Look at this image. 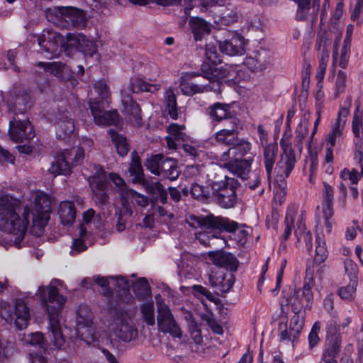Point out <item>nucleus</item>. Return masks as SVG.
I'll return each instance as SVG.
<instances>
[{"instance_id":"obj_57","label":"nucleus","mask_w":363,"mask_h":363,"mask_svg":"<svg viewBox=\"0 0 363 363\" xmlns=\"http://www.w3.org/2000/svg\"><path fill=\"white\" fill-rule=\"evenodd\" d=\"M206 58L208 60V64L214 65L220 62L219 59V55L217 52V50L215 45L211 44H207L206 45ZM204 63H207L205 62Z\"/></svg>"},{"instance_id":"obj_34","label":"nucleus","mask_w":363,"mask_h":363,"mask_svg":"<svg viewBox=\"0 0 363 363\" xmlns=\"http://www.w3.org/2000/svg\"><path fill=\"white\" fill-rule=\"evenodd\" d=\"M309 119L305 113L301 119L299 124L296 129L295 146L301 152L303 148V142L308 135Z\"/></svg>"},{"instance_id":"obj_5","label":"nucleus","mask_w":363,"mask_h":363,"mask_svg":"<svg viewBox=\"0 0 363 363\" xmlns=\"http://www.w3.org/2000/svg\"><path fill=\"white\" fill-rule=\"evenodd\" d=\"M82 42H87L86 37L82 33H69L64 36L51 29L43 30L42 35L38 38L41 50L52 54V57H57L62 50L67 55H70L73 48L79 51Z\"/></svg>"},{"instance_id":"obj_14","label":"nucleus","mask_w":363,"mask_h":363,"mask_svg":"<svg viewBox=\"0 0 363 363\" xmlns=\"http://www.w3.org/2000/svg\"><path fill=\"white\" fill-rule=\"evenodd\" d=\"M93 169L94 173L89 179L93 198L98 205H105L108 202L106 172L99 164H94Z\"/></svg>"},{"instance_id":"obj_18","label":"nucleus","mask_w":363,"mask_h":363,"mask_svg":"<svg viewBox=\"0 0 363 363\" xmlns=\"http://www.w3.org/2000/svg\"><path fill=\"white\" fill-rule=\"evenodd\" d=\"M230 38L220 40L218 43L220 52L229 56L242 55L245 53L244 38L235 33L228 32Z\"/></svg>"},{"instance_id":"obj_51","label":"nucleus","mask_w":363,"mask_h":363,"mask_svg":"<svg viewBox=\"0 0 363 363\" xmlns=\"http://www.w3.org/2000/svg\"><path fill=\"white\" fill-rule=\"evenodd\" d=\"M87 42H82L79 48V51L83 52L84 55H89L91 57L99 59L97 48L95 43L89 40L86 38Z\"/></svg>"},{"instance_id":"obj_22","label":"nucleus","mask_w":363,"mask_h":363,"mask_svg":"<svg viewBox=\"0 0 363 363\" xmlns=\"http://www.w3.org/2000/svg\"><path fill=\"white\" fill-rule=\"evenodd\" d=\"M235 278L233 274L218 269L209 275L210 284L221 292L228 291L233 286Z\"/></svg>"},{"instance_id":"obj_32","label":"nucleus","mask_w":363,"mask_h":363,"mask_svg":"<svg viewBox=\"0 0 363 363\" xmlns=\"http://www.w3.org/2000/svg\"><path fill=\"white\" fill-rule=\"evenodd\" d=\"M278 147L277 144H269L264 146L263 157L264 164L268 179L271 177L274 162L277 158Z\"/></svg>"},{"instance_id":"obj_61","label":"nucleus","mask_w":363,"mask_h":363,"mask_svg":"<svg viewBox=\"0 0 363 363\" xmlns=\"http://www.w3.org/2000/svg\"><path fill=\"white\" fill-rule=\"evenodd\" d=\"M350 47L351 44L344 43L341 49L338 65L342 69H345L348 65L350 55Z\"/></svg>"},{"instance_id":"obj_35","label":"nucleus","mask_w":363,"mask_h":363,"mask_svg":"<svg viewBox=\"0 0 363 363\" xmlns=\"http://www.w3.org/2000/svg\"><path fill=\"white\" fill-rule=\"evenodd\" d=\"M340 351V344L338 341L328 343L321 356V362L337 363V357Z\"/></svg>"},{"instance_id":"obj_37","label":"nucleus","mask_w":363,"mask_h":363,"mask_svg":"<svg viewBox=\"0 0 363 363\" xmlns=\"http://www.w3.org/2000/svg\"><path fill=\"white\" fill-rule=\"evenodd\" d=\"M147 191L155 196L162 203L167 201V191L160 182H150L146 184Z\"/></svg>"},{"instance_id":"obj_13","label":"nucleus","mask_w":363,"mask_h":363,"mask_svg":"<svg viewBox=\"0 0 363 363\" xmlns=\"http://www.w3.org/2000/svg\"><path fill=\"white\" fill-rule=\"evenodd\" d=\"M160 296L155 297L157 307V326L159 330L164 333H169L175 337H182V330L176 323L169 308L160 299Z\"/></svg>"},{"instance_id":"obj_33","label":"nucleus","mask_w":363,"mask_h":363,"mask_svg":"<svg viewBox=\"0 0 363 363\" xmlns=\"http://www.w3.org/2000/svg\"><path fill=\"white\" fill-rule=\"evenodd\" d=\"M58 213L62 224H72L76 218V210L73 203L68 201H62L59 206Z\"/></svg>"},{"instance_id":"obj_39","label":"nucleus","mask_w":363,"mask_h":363,"mask_svg":"<svg viewBox=\"0 0 363 363\" xmlns=\"http://www.w3.org/2000/svg\"><path fill=\"white\" fill-rule=\"evenodd\" d=\"M160 88V85L158 84H151L143 79H137L130 85L128 89L133 93L140 91L153 93L159 90Z\"/></svg>"},{"instance_id":"obj_8","label":"nucleus","mask_w":363,"mask_h":363,"mask_svg":"<svg viewBox=\"0 0 363 363\" xmlns=\"http://www.w3.org/2000/svg\"><path fill=\"white\" fill-rule=\"evenodd\" d=\"M280 145L282 152L281 154L280 160L274 168V172L276 174L277 182L279 181L283 183L282 184L284 186L280 189V194H281L282 197H284L286 194V183L284 182V180L290 175L297 160L294 151L292 148L290 133L285 132L283 134L280 140Z\"/></svg>"},{"instance_id":"obj_56","label":"nucleus","mask_w":363,"mask_h":363,"mask_svg":"<svg viewBox=\"0 0 363 363\" xmlns=\"http://www.w3.org/2000/svg\"><path fill=\"white\" fill-rule=\"evenodd\" d=\"M132 161L130 166V172L131 174L135 175L139 179L143 172V168L140 162L139 156L136 152H133L131 154Z\"/></svg>"},{"instance_id":"obj_28","label":"nucleus","mask_w":363,"mask_h":363,"mask_svg":"<svg viewBox=\"0 0 363 363\" xmlns=\"http://www.w3.org/2000/svg\"><path fill=\"white\" fill-rule=\"evenodd\" d=\"M38 66L43 68L45 72L62 79H67L72 76L70 69L60 62H40L38 63Z\"/></svg>"},{"instance_id":"obj_11","label":"nucleus","mask_w":363,"mask_h":363,"mask_svg":"<svg viewBox=\"0 0 363 363\" xmlns=\"http://www.w3.org/2000/svg\"><path fill=\"white\" fill-rule=\"evenodd\" d=\"M109 333L123 341L129 342L137 336V330L133 327L128 314L123 311H117L108 325Z\"/></svg>"},{"instance_id":"obj_44","label":"nucleus","mask_w":363,"mask_h":363,"mask_svg":"<svg viewBox=\"0 0 363 363\" xmlns=\"http://www.w3.org/2000/svg\"><path fill=\"white\" fill-rule=\"evenodd\" d=\"M21 340L26 345L31 346H38L39 347H44L45 340L42 333L35 332L28 334H23Z\"/></svg>"},{"instance_id":"obj_48","label":"nucleus","mask_w":363,"mask_h":363,"mask_svg":"<svg viewBox=\"0 0 363 363\" xmlns=\"http://www.w3.org/2000/svg\"><path fill=\"white\" fill-rule=\"evenodd\" d=\"M357 281L356 279H351L350 283L345 286L340 287L338 290V294L341 298L345 300L352 299L356 292Z\"/></svg>"},{"instance_id":"obj_30","label":"nucleus","mask_w":363,"mask_h":363,"mask_svg":"<svg viewBox=\"0 0 363 363\" xmlns=\"http://www.w3.org/2000/svg\"><path fill=\"white\" fill-rule=\"evenodd\" d=\"M159 176L171 181L176 180L180 174L177 162L171 158L162 157Z\"/></svg>"},{"instance_id":"obj_12","label":"nucleus","mask_w":363,"mask_h":363,"mask_svg":"<svg viewBox=\"0 0 363 363\" xmlns=\"http://www.w3.org/2000/svg\"><path fill=\"white\" fill-rule=\"evenodd\" d=\"M93 314L86 306H79L76 316V335L88 345L95 340V328L93 326Z\"/></svg>"},{"instance_id":"obj_54","label":"nucleus","mask_w":363,"mask_h":363,"mask_svg":"<svg viewBox=\"0 0 363 363\" xmlns=\"http://www.w3.org/2000/svg\"><path fill=\"white\" fill-rule=\"evenodd\" d=\"M185 126L184 125H178L177 123H171L167 131L169 136H172L174 139L184 140L186 135L184 132Z\"/></svg>"},{"instance_id":"obj_29","label":"nucleus","mask_w":363,"mask_h":363,"mask_svg":"<svg viewBox=\"0 0 363 363\" xmlns=\"http://www.w3.org/2000/svg\"><path fill=\"white\" fill-rule=\"evenodd\" d=\"M360 175L357 169L352 168L349 169L345 168L340 172V177L342 179V182L340 184L338 188L342 193L344 200H345L347 191V184L357 185L360 179Z\"/></svg>"},{"instance_id":"obj_47","label":"nucleus","mask_w":363,"mask_h":363,"mask_svg":"<svg viewBox=\"0 0 363 363\" xmlns=\"http://www.w3.org/2000/svg\"><path fill=\"white\" fill-rule=\"evenodd\" d=\"M278 335L282 341L294 342L298 337V335L292 334V329L288 328L286 320L281 321L278 326Z\"/></svg>"},{"instance_id":"obj_1","label":"nucleus","mask_w":363,"mask_h":363,"mask_svg":"<svg viewBox=\"0 0 363 363\" xmlns=\"http://www.w3.org/2000/svg\"><path fill=\"white\" fill-rule=\"evenodd\" d=\"M33 205V210L26 206L22 211L18 199L9 195L0 197V229L15 237L16 245H19L24 238L30 213L33 218L31 232L37 236L43 233L50 219V201L46 194L43 192L35 193Z\"/></svg>"},{"instance_id":"obj_59","label":"nucleus","mask_w":363,"mask_h":363,"mask_svg":"<svg viewBox=\"0 0 363 363\" xmlns=\"http://www.w3.org/2000/svg\"><path fill=\"white\" fill-rule=\"evenodd\" d=\"M303 326V317L299 313H294L291 318L290 328L292 329V334L299 335Z\"/></svg>"},{"instance_id":"obj_24","label":"nucleus","mask_w":363,"mask_h":363,"mask_svg":"<svg viewBox=\"0 0 363 363\" xmlns=\"http://www.w3.org/2000/svg\"><path fill=\"white\" fill-rule=\"evenodd\" d=\"M252 149V144L247 140L239 139L235 142V144L228 148L227 151H224L220 155L221 161H231L238 157H243L250 152Z\"/></svg>"},{"instance_id":"obj_7","label":"nucleus","mask_w":363,"mask_h":363,"mask_svg":"<svg viewBox=\"0 0 363 363\" xmlns=\"http://www.w3.org/2000/svg\"><path fill=\"white\" fill-rule=\"evenodd\" d=\"M46 17L52 23L60 27L83 28L86 16L83 11L72 6H55L46 10Z\"/></svg>"},{"instance_id":"obj_50","label":"nucleus","mask_w":363,"mask_h":363,"mask_svg":"<svg viewBox=\"0 0 363 363\" xmlns=\"http://www.w3.org/2000/svg\"><path fill=\"white\" fill-rule=\"evenodd\" d=\"M191 193L193 197L201 201L206 200L210 196L208 188L197 183H194L192 184Z\"/></svg>"},{"instance_id":"obj_9","label":"nucleus","mask_w":363,"mask_h":363,"mask_svg":"<svg viewBox=\"0 0 363 363\" xmlns=\"http://www.w3.org/2000/svg\"><path fill=\"white\" fill-rule=\"evenodd\" d=\"M84 158V147H74L71 149H65L57 155L55 161L52 162L48 171L54 176L67 175L69 174L72 167L80 164Z\"/></svg>"},{"instance_id":"obj_53","label":"nucleus","mask_w":363,"mask_h":363,"mask_svg":"<svg viewBox=\"0 0 363 363\" xmlns=\"http://www.w3.org/2000/svg\"><path fill=\"white\" fill-rule=\"evenodd\" d=\"M162 157L161 155H157L147 160L145 162L146 167L155 175L159 176Z\"/></svg>"},{"instance_id":"obj_46","label":"nucleus","mask_w":363,"mask_h":363,"mask_svg":"<svg viewBox=\"0 0 363 363\" xmlns=\"http://www.w3.org/2000/svg\"><path fill=\"white\" fill-rule=\"evenodd\" d=\"M109 180L115 185L116 191L120 194L121 197H128L129 189L124 180L117 174L111 173L108 176Z\"/></svg>"},{"instance_id":"obj_36","label":"nucleus","mask_w":363,"mask_h":363,"mask_svg":"<svg viewBox=\"0 0 363 363\" xmlns=\"http://www.w3.org/2000/svg\"><path fill=\"white\" fill-rule=\"evenodd\" d=\"M164 101L166 102V111L172 119L178 118L177 98L174 89L169 87L166 89L164 95Z\"/></svg>"},{"instance_id":"obj_25","label":"nucleus","mask_w":363,"mask_h":363,"mask_svg":"<svg viewBox=\"0 0 363 363\" xmlns=\"http://www.w3.org/2000/svg\"><path fill=\"white\" fill-rule=\"evenodd\" d=\"M208 256L213 263L217 266L230 269V271H235L238 269V261L231 253L218 250L209 252Z\"/></svg>"},{"instance_id":"obj_63","label":"nucleus","mask_w":363,"mask_h":363,"mask_svg":"<svg viewBox=\"0 0 363 363\" xmlns=\"http://www.w3.org/2000/svg\"><path fill=\"white\" fill-rule=\"evenodd\" d=\"M238 18L237 12L234 10H230L229 9H225L221 14L222 22L225 25L237 21Z\"/></svg>"},{"instance_id":"obj_38","label":"nucleus","mask_w":363,"mask_h":363,"mask_svg":"<svg viewBox=\"0 0 363 363\" xmlns=\"http://www.w3.org/2000/svg\"><path fill=\"white\" fill-rule=\"evenodd\" d=\"M345 128L342 124L333 123L331 125L330 132L326 138L327 145L335 146L337 143H340L343 140V132Z\"/></svg>"},{"instance_id":"obj_55","label":"nucleus","mask_w":363,"mask_h":363,"mask_svg":"<svg viewBox=\"0 0 363 363\" xmlns=\"http://www.w3.org/2000/svg\"><path fill=\"white\" fill-rule=\"evenodd\" d=\"M185 318L189 321V329L191 337L194 340L195 342L199 343L202 340V337L200 334L198 324L192 319V315L190 313H188L185 316Z\"/></svg>"},{"instance_id":"obj_23","label":"nucleus","mask_w":363,"mask_h":363,"mask_svg":"<svg viewBox=\"0 0 363 363\" xmlns=\"http://www.w3.org/2000/svg\"><path fill=\"white\" fill-rule=\"evenodd\" d=\"M125 90H122V103L124 106V111L127 114V120L135 126H140L142 123L140 108L138 104L125 94Z\"/></svg>"},{"instance_id":"obj_17","label":"nucleus","mask_w":363,"mask_h":363,"mask_svg":"<svg viewBox=\"0 0 363 363\" xmlns=\"http://www.w3.org/2000/svg\"><path fill=\"white\" fill-rule=\"evenodd\" d=\"M13 311L3 310L1 315L6 320H13L16 327L18 330L25 329L30 320V311L25 301L22 299H16L13 306Z\"/></svg>"},{"instance_id":"obj_16","label":"nucleus","mask_w":363,"mask_h":363,"mask_svg":"<svg viewBox=\"0 0 363 363\" xmlns=\"http://www.w3.org/2000/svg\"><path fill=\"white\" fill-rule=\"evenodd\" d=\"M89 104L96 125L106 126L117 124L119 118L118 113L116 111H105V102L96 99L90 101Z\"/></svg>"},{"instance_id":"obj_42","label":"nucleus","mask_w":363,"mask_h":363,"mask_svg":"<svg viewBox=\"0 0 363 363\" xmlns=\"http://www.w3.org/2000/svg\"><path fill=\"white\" fill-rule=\"evenodd\" d=\"M109 134L111 135V139L115 145L118 155L121 156L125 155L129 150L128 144L127 143L125 138L120 135L118 133L113 130H109Z\"/></svg>"},{"instance_id":"obj_64","label":"nucleus","mask_w":363,"mask_h":363,"mask_svg":"<svg viewBox=\"0 0 363 363\" xmlns=\"http://www.w3.org/2000/svg\"><path fill=\"white\" fill-rule=\"evenodd\" d=\"M94 282H96L98 285L101 286L104 289V294L106 296H111L113 294L112 290L108 288V285L110 284V281L106 277H94L93 278Z\"/></svg>"},{"instance_id":"obj_43","label":"nucleus","mask_w":363,"mask_h":363,"mask_svg":"<svg viewBox=\"0 0 363 363\" xmlns=\"http://www.w3.org/2000/svg\"><path fill=\"white\" fill-rule=\"evenodd\" d=\"M323 210H326L328 216L330 214V210H333V188L326 182H323Z\"/></svg>"},{"instance_id":"obj_10","label":"nucleus","mask_w":363,"mask_h":363,"mask_svg":"<svg viewBox=\"0 0 363 363\" xmlns=\"http://www.w3.org/2000/svg\"><path fill=\"white\" fill-rule=\"evenodd\" d=\"M223 177L224 180H214L211 183L212 196L220 207L230 208L236 203L238 182L226 175Z\"/></svg>"},{"instance_id":"obj_19","label":"nucleus","mask_w":363,"mask_h":363,"mask_svg":"<svg viewBox=\"0 0 363 363\" xmlns=\"http://www.w3.org/2000/svg\"><path fill=\"white\" fill-rule=\"evenodd\" d=\"M9 135L12 140L23 142L24 140L32 139L35 133L30 122L23 120L10 122Z\"/></svg>"},{"instance_id":"obj_31","label":"nucleus","mask_w":363,"mask_h":363,"mask_svg":"<svg viewBox=\"0 0 363 363\" xmlns=\"http://www.w3.org/2000/svg\"><path fill=\"white\" fill-rule=\"evenodd\" d=\"M73 120L67 116H62L57 121V136L62 140L70 138L74 132Z\"/></svg>"},{"instance_id":"obj_41","label":"nucleus","mask_w":363,"mask_h":363,"mask_svg":"<svg viewBox=\"0 0 363 363\" xmlns=\"http://www.w3.org/2000/svg\"><path fill=\"white\" fill-rule=\"evenodd\" d=\"M315 242L316 246L314 261L315 263L320 264L325 262L328 257V252L326 248L325 241L323 235H318Z\"/></svg>"},{"instance_id":"obj_40","label":"nucleus","mask_w":363,"mask_h":363,"mask_svg":"<svg viewBox=\"0 0 363 363\" xmlns=\"http://www.w3.org/2000/svg\"><path fill=\"white\" fill-rule=\"evenodd\" d=\"M162 6H182L184 7L186 15H189L191 10L196 5L199 0H155Z\"/></svg>"},{"instance_id":"obj_15","label":"nucleus","mask_w":363,"mask_h":363,"mask_svg":"<svg viewBox=\"0 0 363 363\" xmlns=\"http://www.w3.org/2000/svg\"><path fill=\"white\" fill-rule=\"evenodd\" d=\"M312 285L310 283H305L301 289L294 292L290 296L281 301V307L284 310V306L291 305L294 313H300L301 308H311L313 299V295L311 291Z\"/></svg>"},{"instance_id":"obj_4","label":"nucleus","mask_w":363,"mask_h":363,"mask_svg":"<svg viewBox=\"0 0 363 363\" xmlns=\"http://www.w3.org/2000/svg\"><path fill=\"white\" fill-rule=\"evenodd\" d=\"M201 72L202 76L208 80V84L186 83V79L196 76L194 72L185 73L181 77L180 88L184 94L191 96L211 91L220 93V81L225 78L233 79L236 75L237 67L228 64L203 63L201 66Z\"/></svg>"},{"instance_id":"obj_52","label":"nucleus","mask_w":363,"mask_h":363,"mask_svg":"<svg viewBox=\"0 0 363 363\" xmlns=\"http://www.w3.org/2000/svg\"><path fill=\"white\" fill-rule=\"evenodd\" d=\"M320 330V323L317 321L315 322L308 335V346L311 350L314 347H315L320 342L319 333Z\"/></svg>"},{"instance_id":"obj_62","label":"nucleus","mask_w":363,"mask_h":363,"mask_svg":"<svg viewBox=\"0 0 363 363\" xmlns=\"http://www.w3.org/2000/svg\"><path fill=\"white\" fill-rule=\"evenodd\" d=\"M247 180H248L247 185L250 189L255 190L258 188L261 182L260 171L255 170L252 172Z\"/></svg>"},{"instance_id":"obj_20","label":"nucleus","mask_w":363,"mask_h":363,"mask_svg":"<svg viewBox=\"0 0 363 363\" xmlns=\"http://www.w3.org/2000/svg\"><path fill=\"white\" fill-rule=\"evenodd\" d=\"M240 120L237 118L230 119L229 128H223L214 135L215 140L220 144L233 147L238 140Z\"/></svg>"},{"instance_id":"obj_6","label":"nucleus","mask_w":363,"mask_h":363,"mask_svg":"<svg viewBox=\"0 0 363 363\" xmlns=\"http://www.w3.org/2000/svg\"><path fill=\"white\" fill-rule=\"evenodd\" d=\"M306 218V212L304 211H299L297 205L292 204L287 208L284 222V230L281 236V246L285 247L283 242L289 239L291 235L292 230L295 228L296 224V228L294 230V233L297 238V242L299 243L304 242L309 250L312 248V235L306 229L305 224Z\"/></svg>"},{"instance_id":"obj_2","label":"nucleus","mask_w":363,"mask_h":363,"mask_svg":"<svg viewBox=\"0 0 363 363\" xmlns=\"http://www.w3.org/2000/svg\"><path fill=\"white\" fill-rule=\"evenodd\" d=\"M62 286V281L53 279L47 287L40 286L36 292V295L48 313L50 339L52 345L57 349L61 348L65 344L59 319L60 312L67 301L65 296L59 294L58 287Z\"/></svg>"},{"instance_id":"obj_27","label":"nucleus","mask_w":363,"mask_h":363,"mask_svg":"<svg viewBox=\"0 0 363 363\" xmlns=\"http://www.w3.org/2000/svg\"><path fill=\"white\" fill-rule=\"evenodd\" d=\"M208 114L213 123H220L224 121L226 123L230 124V119L231 118H235L231 115L230 105L220 102H216L209 106L208 108Z\"/></svg>"},{"instance_id":"obj_60","label":"nucleus","mask_w":363,"mask_h":363,"mask_svg":"<svg viewBox=\"0 0 363 363\" xmlns=\"http://www.w3.org/2000/svg\"><path fill=\"white\" fill-rule=\"evenodd\" d=\"M347 74L343 71H339L337 75L335 86V95L338 96L342 94L346 86Z\"/></svg>"},{"instance_id":"obj_49","label":"nucleus","mask_w":363,"mask_h":363,"mask_svg":"<svg viewBox=\"0 0 363 363\" xmlns=\"http://www.w3.org/2000/svg\"><path fill=\"white\" fill-rule=\"evenodd\" d=\"M270 59H262L260 56L258 59L250 58L245 60L247 66L254 71L265 69L270 65Z\"/></svg>"},{"instance_id":"obj_21","label":"nucleus","mask_w":363,"mask_h":363,"mask_svg":"<svg viewBox=\"0 0 363 363\" xmlns=\"http://www.w3.org/2000/svg\"><path fill=\"white\" fill-rule=\"evenodd\" d=\"M253 161V157H249L240 160L238 158H234L231 161H224L225 162L224 165L233 174L242 180H246L252 172L251 166Z\"/></svg>"},{"instance_id":"obj_3","label":"nucleus","mask_w":363,"mask_h":363,"mask_svg":"<svg viewBox=\"0 0 363 363\" xmlns=\"http://www.w3.org/2000/svg\"><path fill=\"white\" fill-rule=\"evenodd\" d=\"M186 223L192 228L203 230L196 234L199 242L205 246L215 245V242H219L221 247L227 244V241L220 238L223 230L228 233L235 232L238 227V223L226 217L216 216L213 214L196 216L189 215L186 218Z\"/></svg>"},{"instance_id":"obj_26","label":"nucleus","mask_w":363,"mask_h":363,"mask_svg":"<svg viewBox=\"0 0 363 363\" xmlns=\"http://www.w3.org/2000/svg\"><path fill=\"white\" fill-rule=\"evenodd\" d=\"M189 28L196 41L202 40L211 32L212 25L201 17H192L189 21Z\"/></svg>"},{"instance_id":"obj_58","label":"nucleus","mask_w":363,"mask_h":363,"mask_svg":"<svg viewBox=\"0 0 363 363\" xmlns=\"http://www.w3.org/2000/svg\"><path fill=\"white\" fill-rule=\"evenodd\" d=\"M352 130L356 138L363 139V120L357 114H354L353 116Z\"/></svg>"},{"instance_id":"obj_45","label":"nucleus","mask_w":363,"mask_h":363,"mask_svg":"<svg viewBox=\"0 0 363 363\" xmlns=\"http://www.w3.org/2000/svg\"><path fill=\"white\" fill-rule=\"evenodd\" d=\"M140 311L143 320L149 325H154L155 323V306L152 301H148L143 303L140 306Z\"/></svg>"}]
</instances>
